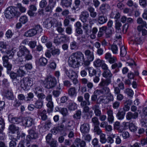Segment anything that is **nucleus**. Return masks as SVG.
I'll use <instances>...</instances> for the list:
<instances>
[{
    "mask_svg": "<svg viewBox=\"0 0 147 147\" xmlns=\"http://www.w3.org/2000/svg\"><path fill=\"white\" fill-rule=\"evenodd\" d=\"M90 62L87 59L85 60L84 54L80 51L72 53L68 60L69 66L74 68L78 67L80 63L83 66H88L90 64Z\"/></svg>",
    "mask_w": 147,
    "mask_h": 147,
    "instance_id": "obj_1",
    "label": "nucleus"
},
{
    "mask_svg": "<svg viewBox=\"0 0 147 147\" xmlns=\"http://www.w3.org/2000/svg\"><path fill=\"white\" fill-rule=\"evenodd\" d=\"M20 13L19 12L17 11V7L14 6L9 7L6 9L5 12L6 18L9 19L15 16H18Z\"/></svg>",
    "mask_w": 147,
    "mask_h": 147,
    "instance_id": "obj_2",
    "label": "nucleus"
},
{
    "mask_svg": "<svg viewBox=\"0 0 147 147\" xmlns=\"http://www.w3.org/2000/svg\"><path fill=\"white\" fill-rule=\"evenodd\" d=\"M20 13L19 12L17 11V7L14 6L9 7L6 9L5 12L6 18L9 19L15 16H18Z\"/></svg>",
    "mask_w": 147,
    "mask_h": 147,
    "instance_id": "obj_3",
    "label": "nucleus"
},
{
    "mask_svg": "<svg viewBox=\"0 0 147 147\" xmlns=\"http://www.w3.org/2000/svg\"><path fill=\"white\" fill-rule=\"evenodd\" d=\"M20 13L19 12L17 11V7L14 6L9 7L6 9L5 12L6 18L9 19L15 16H18Z\"/></svg>",
    "mask_w": 147,
    "mask_h": 147,
    "instance_id": "obj_4",
    "label": "nucleus"
},
{
    "mask_svg": "<svg viewBox=\"0 0 147 147\" xmlns=\"http://www.w3.org/2000/svg\"><path fill=\"white\" fill-rule=\"evenodd\" d=\"M65 73L67 76L71 80H72L73 83L76 84L78 82L77 78L78 75L72 69H68L67 67L63 68Z\"/></svg>",
    "mask_w": 147,
    "mask_h": 147,
    "instance_id": "obj_5",
    "label": "nucleus"
},
{
    "mask_svg": "<svg viewBox=\"0 0 147 147\" xmlns=\"http://www.w3.org/2000/svg\"><path fill=\"white\" fill-rule=\"evenodd\" d=\"M42 29L40 25L36 26L34 28L27 31L24 34L27 37H31L37 34L38 33H41Z\"/></svg>",
    "mask_w": 147,
    "mask_h": 147,
    "instance_id": "obj_6",
    "label": "nucleus"
},
{
    "mask_svg": "<svg viewBox=\"0 0 147 147\" xmlns=\"http://www.w3.org/2000/svg\"><path fill=\"white\" fill-rule=\"evenodd\" d=\"M56 84L57 81L55 78L51 76H48L45 80V87L48 89L53 88L55 86Z\"/></svg>",
    "mask_w": 147,
    "mask_h": 147,
    "instance_id": "obj_7",
    "label": "nucleus"
},
{
    "mask_svg": "<svg viewBox=\"0 0 147 147\" xmlns=\"http://www.w3.org/2000/svg\"><path fill=\"white\" fill-rule=\"evenodd\" d=\"M46 99L48 101L47 106L49 109L47 110L49 113L52 112L53 109V103L52 101V96L51 94L48 95L46 97Z\"/></svg>",
    "mask_w": 147,
    "mask_h": 147,
    "instance_id": "obj_8",
    "label": "nucleus"
},
{
    "mask_svg": "<svg viewBox=\"0 0 147 147\" xmlns=\"http://www.w3.org/2000/svg\"><path fill=\"white\" fill-rule=\"evenodd\" d=\"M20 82V86L24 89H26L27 87L31 86L32 85V81L28 77L24 78L23 80H21Z\"/></svg>",
    "mask_w": 147,
    "mask_h": 147,
    "instance_id": "obj_9",
    "label": "nucleus"
},
{
    "mask_svg": "<svg viewBox=\"0 0 147 147\" xmlns=\"http://www.w3.org/2000/svg\"><path fill=\"white\" fill-rule=\"evenodd\" d=\"M23 125L25 127H30L34 124V120L30 117H26L23 120Z\"/></svg>",
    "mask_w": 147,
    "mask_h": 147,
    "instance_id": "obj_10",
    "label": "nucleus"
},
{
    "mask_svg": "<svg viewBox=\"0 0 147 147\" xmlns=\"http://www.w3.org/2000/svg\"><path fill=\"white\" fill-rule=\"evenodd\" d=\"M19 49L17 54L20 58L23 57V56L30 51L25 46L23 45L19 47Z\"/></svg>",
    "mask_w": 147,
    "mask_h": 147,
    "instance_id": "obj_11",
    "label": "nucleus"
},
{
    "mask_svg": "<svg viewBox=\"0 0 147 147\" xmlns=\"http://www.w3.org/2000/svg\"><path fill=\"white\" fill-rule=\"evenodd\" d=\"M29 135L27 136L26 139L29 140V139H35L38 137V134L36 132L34 128L32 127L28 131Z\"/></svg>",
    "mask_w": 147,
    "mask_h": 147,
    "instance_id": "obj_12",
    "label": "nucleus"
},
{
    "mask_svg": "<svg viewBox=\"0 0 147 147\" xmlns=\"http://www.w3.org/2000/svg\"><path fill=\"white\" fill-rule=\"evenodd\" d=\"M7 74L9 75L10 78L12 79V81L13 83L16 84L19 82L20 81L19 77L17 73H14L13 71H11L8 72Z\"/></svg>",
    "mask_w": 147,
    "mask_h": 147,
    "instance_id": "obj_13",
    "label": "nucleus"
},
{
    "mask_svg": "<svg viewBox=\"0 0 147 147\" xmlns=\"http://www.w3.org/2000/svg\"><path fill=\"white\" fill-rule=\"evenodd\" d=\"M138 113L137 112L132 113L131 112H128L126 115L125 117L127 120H130L132 119H136L138 117Z\"/></svg>",
    "mask_w": 147,
    "mask_h": 147,
    "instance_id": "obj_14",
    "label": "nucleus"
},
{
    "mask_svg": "<svg viewBox=\"0 0 147 147\" xmlns=\"http://www.w3.org/2000/svg\"><path fill=\"white\" fill-rule=\"evenodd\" d=\"M46 111L45 109L38 110L37 113V115L40 116L41 119L43 121H45L47 119V116L46 114Z\"/></svg>",
    "mask_w": 147,
    "mask_h": 147,
    "instance_id": "obj_15",
    "label": "nucleus"
},
{
    "mask_svg": "<svg viewBox=\"0 0 147 147\" xmlns=\"http://www.w3.org/2000/svg\"><path fill=\"white\" fill-rule=\"evenodd\" d=\"M90 129L89 125L87 123H84L81 125L80 130L81 132L84 134H86L89 132Z\"/></svg>",
    "mask_w": 147,
    "mask_h": 147,
    "instance_id": "obj_16",
    "label": "nucleus"
},
{
    "mask_svg": "<svg viewBox=\"0 0 147 147\" xmlns=\"http://www.w3.org/2000/svg\"><path fill=\"white\" fill-rule=\"evenodd\" d=\"M89 14L87 11H82L80 16V18L83 23H85L87 21V19L89 17Z\"/></svg>",
    "mask_w": 147,
    "mask_h": 147,
    "instance_id": "obj_17",
    "label": "nucleus"
},
{
    "mask_svg": "<svg viewBox=\"0 0 147 147\" xmlns=\"http://www.w3.org/2000/svg\"><path fill=\"white\" fill-rule=\"evenodd\" d=\"M97 103L98 104H106L108 103V100L107 98V96H101L97 99Z\"/></svg>",
    "mask_w": 147,
    "mask_h": 147,
    "instance_id": "obj_18",
    "label": "nucleus"
},
{
    "mask_svg": "<svg viewBox=\"0 0 147 147\" xmlns=\"http://www.w3.org/2000/svg\"><path fill=\"white\" fill-rule=\"evenodd\" d=\"M92 109L94 111V114L96 116L98 117L100 116L101 114V112L99 105L96 104L92 107Z\"/></svg>",
    "mask_w": 147,
    "mask_h": 147,
    "instance_id": "obj_19",
    "label": "nucleus"
},
{
    "mask_svg": "<svg viewBox=\"0 0 147 147\" xmlns=\"http://www.w3.org/2000/svg\"><path fill=\"white\" fill-rule=\"evenodd\" d=\"M58 24L59 23H58L56 19L52 18L50 21L49 24H47L45 26V27L47 28H49L50 27H51L52 26L56 27L57 26Z\"/></svg>",
    "mask_w": 147,
    "mask_h": 147,
    "instance_id": "obj_20",
    "label": "nucleus"
},
{
    "mask_svg": "<svg viewBox=\"0 0 147 147\" xmlns=\"http://www.w3.org/2000/svg\"><path fill=\"white\" fill-rule=\"evenodd\" d=\"M37 62L39 66L44 67L47 64L48 60L45 57H41L38 59Z\"/></svg>",
    "mask_w": 147,
    "mask_h": 147,
    "instance_id": "obj_21",
    "label": "nucleus"
},
{
    "mask_svg": "<svg viewBox=\"0 0 147 147\" xmlns=\"http://www.w3.org/2000/svg\"><path fill=\"white\" fill-rule=\"evenodd\" d=\"M74 143L76 147H85L86 146V142L79 138H76L75 141Z\"/></svg>",
    "mask_w": 147,
    "mask_h": 147,
    "instance_id": "obj_22",
    "label": "nucleus"
},
{
    "mask_svg": "<svg viewBox=\"0 0 147 147\" xmlns=\"http://www.w3.org/2000/svg\"><path fill=\"white\" fill-rule=\"evenodd\" d=\"M32 58V55L30 53V51H29L23 56V57L22 58H20L19 59L20 61L22 62V61H26L31 60Z\"/></svg>",
    "mask_w": 147,
    "mask_h": 147,
    "instance_id": "obj_23",
    "label": "nucleus"
},
{
    "mask_svg": "<svg viewBox=\"0 0 147 147\" xmlns=\"http://www.w3.org/2000/svg\"><path fill=\"white\" fill-rule=\"evenodd\" d=\"M96 92L98 93H100L103 94L105 95L109 93L110 89L108 87L105 86L102 88L100 90H96Z\"/></svg>",
    "mask_w": 147,
    "mask_h": 147,
    "instance_id": "obj_24",
    "label": "nucleus"
},
{
    "mask_svg": "<svg viewBox=\"0 0 147 147\" xmlns=\"http://www.w3.org/2000/svg\"><path fill=\"white\" fill-rule=\"evenodd\" d=\"M8 129L9 130V132H11L13 134L16 132L18 134L19 128L18 127L16 126L15 125L11 124L9 125Z\"/></svg>",
    "mask_w": 147,
    "mask_h": 147,
    "instance_id": "obj_25",
    "label": "nucleus"
},
{
    "mask_svg": "<svg viewBox=\"0 0 147 147\" xmlns=\"http://www.w3.org/2000/svg\"><path fill=\"white\" fill-rule=\"evenodd\" d=\"M107 20V17L104 15L99 16L97 19L98 24H102L106 23Z\"/></svg>",
    "mask_w": 147,
    "mask_h": 147,
    "instance_id": "obj_26",
    "label": "nucleus"
},
{
    "mask_svg": "<svg viewBox=\"0 0 147 147\" xmlns=\"http://www.w3.org/2000/svg\"><path fill=\"white\" fill-rule=\"evenodd\" d=\"M24 69V66H22L20 67L19 69L18 70L17 73L19 77H23L26 74V72Z\"/></svg>",
    "mask_w": 147,
    "mask_h": 147,
    "instance_id": "obj_27",
    "label": "nucleus"
},
{
    "mask_svg": "<svg viewBox=\"0 0 147 147\" xmlns=\"http://www.w3.org/2000/svg\"><path fill=\"white\" fill-rule=\"evenodd\" d=\"M56 4V2L54 1L53 3H49V5L46 7L45 9V11L47 12L51 13L52 12V10L53 8L55 6Z\"/></svg>",
    "mask_w": 147,
    "mask_h": 147,
    "instance_id": "obj_28",
    "label": "nucleus"
},
{
    "mask_svg": "<svg viewBox=\"0 0 147 147\" xmlns=\"http://www.w3.org/2000/svg\"><path fill=\"white\" fill-rule=\"evenodd\" d=\"M103 77L106 78V79H110L111 80V78L113 75L110 71L109 70L104 71L102 74Z\"/></svg>",
    "mask_w": 147,
    "mask_h": 147,
    "instance_id": "obj_29",
    "label": "nucleus"
},
{
    "mask_svg": "<svg viewBox=\"0 0 147 147\" xmlns=\"http://www.w3.org/2000/svg\"><path fill=\"white\" fill-rule=\"evenodd\" d=\"M122 65L121 62L115 63L112 65L111 68L112 69H115V72H117L119 71V68L121 67Z\"/></svg>",
    "mask_w": 147,
    "mask_h": 147,
    "instance_id": "obj_30",
    "label": "nucleus"
},
{
    "mask_svg": "<svg viewBox=\"0 0 147 147\" xmlns=\"http://www.w3.org/2000/svg\"><path fill=\"white\" fill-rule=\"evenodd\" d=\"M111 82V80L110 79H106L102 80L99 83V85L100 86L105 87L108 86Z\"/></svg>",
    "mask_w": 147,
    "mask_h": 147,
    "instance_id": "obj_31",
    "label": "nucleus"
},
{
    "mask_svg": "<svg viewBox=\"0 0 147 147\" xmlns=\"http://www.w3.org/2000/svg\"><path fill=\"white\" fill-rule=\"evenodd\" d=\"M125 114V112L123 111H119L116 114V117L119 120H121L123 119Z\"/></svg>",
    "mask_w": 147,
    "mask_h": 147,
    "instance_id": "obj_32",
    "label": "nucleus"
},
{
    "mask_svg": "<svg viewBox=\"0 0 147 147\" xmlns=\"http://www.w3.org/2000/svg\"><path fill=\"white\" fill-rule=\"evenodd\" d=\"M113 31V28H107L105 31L106 37V38L111 37Z\"/></svg>",
    "mask_w": 147,
    "mask_h": 147,
    "instance_id": "obj_33",
    "label": "nucleus"
},
{
    "mask_svg": "<svg viewBox=\"0 0 147 147\" xmlns=\"http://www.w3.org/2000/svg\"><path fill=\"white\" fill-rule=\"evenodd\" d=\"M71 1L72 0H62L61 4L63 6L68 7L71 6Z\"/></svg>",
    "mask_w": 147,
    "mask_h": 147,
    "instance_id": "obj_34",
    "label": "nucleus"
},
{
    "mask_svg": "<svg viewBox=\"0 0 147 147\" xmlns=\"http://www.w3.org/2000/svg\"><path fill=\"white\" fill-rule=\"evenodd\" d=\"M66 125L65 127V128L66 130L69 131H71L73 130L74 128V126L72 124H70V121H67L66 122Z\"/></svg>",
    "mask_w": 147,
    "mask_h": 147,
    "instance_id": "obj_35",
    "label": "nucleus"
},
{
    "mask_svg": "<svg viewBox=\"0 0 147 147\" xmlns=\"http://www.w3.org/2000/svg\"><path fill=\"white\" fill-rule=\"evenodd\" d=\"M6 97L9 100H13L14 98L13 92L11 91L7 90L5 94Z\"/></svg>",
    "mask_w": 147,
    "mask_h": 147,
    "instance_id": "obj_36",
    "label": "nucleus"
},
{
    "mask_svg": "<svg viewBox=\"0 0 147 147\" xmlns=\"http://www.w3.org/2000/svg\"><path fill=\"white\" fill-rule=\"evenodd\" d=\"M43 106L42 102L40 100H38L35 102L34 105L35 107L38 109H40Z\"/></svg>",
    "mask_w": 147,
    "mask_h": 147,
    "instance_id": "obj_37",
    "label": "nucleus"
},
{
    "mask_svg": "<svg viewBox=\"0 0 147 147\" xmlns=\"http://www.w3.org/2000/svg\"><path fill=\"white\" fill-rule=\"evenodd\" d=\"M9 139L11 140L10 141L9 145L10 147H15L16 146V139L12 136H11L9 137Z\"/></svg>",
    "mask_w": 147,
    "mask_h": 147,
    "instance_id": "obj_38",
    "label": "nucleus"
},
{
    "mask_svg": "<svg viewBox=\"0 0 147 147\" xmlns=\"http://www.w3.org/2000/svg\"><path fill=\"white\" fill-rule=\"evenodd\" d=\"M70 47L71 50H77L78 48V44L76 42L74 41L70 43Z\"/></svg>",
    "mask_w": 147,
    "mask_h": 147,
    "instance_id": "obj_39",
    "label": "nucleus"
},
{
    "mask_svg": "<svg viewBox=\"0 0 147 147\" xmlns=\"http://www.w3.org/2000/svg\"><path fill=\"white\" fill-rule=\"evenodd\" d=\"M104 61L100 59H98L94 62V65L96 67H100Z\"/></svg>",
    "mask_w": 147,
    "mask_h": 147,
    "instance_id": "obj_40",
    "label": "nucleus"
},
{
    "mask_svg": "<svg viewBox=\"0 0 147 147\" xmlns=\"http://www.w3.org/2000/svg\"><path fill=\"white\" fill-rule=\"evenodd\" d=\"M9 121L11 123L16 124H19L20 122V119L17 117H13L9 119Z\"/></svg>",
    "mask_w": 147,
    "mask_h": 147,
    "instance_id": "obj_41",
    "label": "nucleus"
},
{
    "mask_svg": "<svg viewBox=\"0 0 147 147\" xmlns=\"http://www.w3.org/2000/svg\"><path fill=\"white\" fill-rule=\"evenodd\" d=\"M77 106L75 103L71 102L69 103L68 108L69 110H74L77 108Z\"/></svg>",
    "mask_w": 147,
    "mask_h": 147,
    "instance_id": "obj_42",
    "label": "nucleus"
},
{
    "mask_svg": "<svg viewBox=\"0 0 147 147\" xmlns=\"http://www.w3.org/2000/svg\"><path fill=\"white\" fill-rule=\"evenodd\" d=\"M111 49L114 54H117L118 51V47L116 45L113 44L111 46Z\"/></svg>",
    "mask_w": 147,
    "mask_h": 147,
    "instance_id": "obj_43",
    "label": "nucleus"
},
{
    "mask_svg": "<svg viewBox=\"0 0 147 147\" xmlns=\"http://www.w3.org/2000/svg\"><path fill=\"white\" fill-rule=\"evenodd\" d=\"M127 54V51L125 47L122 46L120 48V55L121 57H123Z\"/></svg>",
    "mask_w": 147,
    "mask_h": 147,
    "instance_id": "obj_44",
    "label": "nucleus"
},
{
    "mask_svg": "<svg viewBox=\"0 0 147 147\" xmlns=\"http://www.w3.org/2000/svg\"><path fill=\"white\" fill-rule=\"evenodd\" d=\"M68 93L70 96L76 95V89L74 87H71L68 90Z\"/></svg>",
    "mask_w": 147,
    "mask_h": 147,
    "instance_id": "obj_45",
    "label": "nucleus"
},
{
    "mask_svg": "<svg viewBox=\"0 0 147 147\" xmlns=\"http://www.w3.org/2000/svg\"><path fill=\"white\" fill-rule=\"evenodd\" d=\"M89 75L90 76L92 77L95 75L96 74V71L92 67L88 68Z\"/></svg>",
    "mask_w": 147,
    "mask_h": 147,
    "instance_id": "obj_46",
    "label": "nucleus"
},
{
    "mask_svg": "<svg viewBox=\"0 0 147 147\" xmlns=\"http://www.w3.org/2000/svg\"><path fill=\"white\" fill-rule=\"evenodd\" d=\"M98 143V141L97 139L95 138L92 140V144L93 146V147H100Z\"/></svg>",
    "mask_w": 147,
    "mask_h": 147,
    "instance_id": "obj_47",
    "label": "nucleus"
},
{
    "mask_svg": "<svg viewBox=\"0 0 147 147\" xmlns=\"http://www.w3.org/2000/svg\"><path fill=\"white\" fill-rule=\"evenodd\" d=\"M5 123L3 120L0 117V134L3 132V130L4 128Z\"/></svg>",
    "mask_w": 147,
    "mask_h": 147,
    "instance_id": "obj_48",
    "label": "nucleus"
},
{
    "mask_svg": "<svg viewBox=\"0 0 147 147\" xmlns=\"http://www.w3.org/2000/svg\"><path fill=\"white\" fill-rule=\"evenodd\" d=\"M9 57L7 55H4L2 58L3 61V65H5L7 63H9Z\"/></svg>",
    "mask_w": 147,
    "mask_h": 147,
    "instance_id": "obj_49",
    "label": "nucleus"
},
{
    "mask_svg": "<svg viewBox=\"0 0 147 147\" xmlns=\"http://www.w3.org/2000/svg\"><path fill=\"white\" fill-rule=\"evenodd\" d=\"M21 104V103L19 100L16 99L14 100L12 103L13 106L15 108H16L20 106Z\"/></svg>",
    "mask_w": 147,
    "mask_h": 147,
    "instance_id": "obj_50",
    "label": "nucleus"
},
{
    "mask_svg": "<svg viewBox=\"0 0 147 147\" xmlns=\"http://www.w3.org/2000/svg\"><path fill=\"white\" fill-rule=\"evenodd\" d=\"M62 26V24L61 23H59V24L56 27V30L58 31V32L59 33H61L63 32H64V28H63L61 26Z\"/></svg>",
    "mask_w": 147,
    "mask_h": 147,
    "instance_id": "obj_51",
    "label": "nucleus"
},
{
    "mask_svg": "<svg viewBox=\"0 0 147 147\" xmlns=\"http://www.w3.org/2000/svg\"><path fill=\"white\" fill-rule=\"evenodd\" d=\"M92 121L94 126L99 125V122L98 118L96 117H94L92 119Z\"/></svg>",
    "mask_w": 147,
    "mask_h": 147,
    "instance_id": "obj_52",
    "label": "nucleus"
},
{
    "mask_svg": "<svg viewBox=\"0 0 147 147\" xmlns=\"http://www.w3.org/2000/svg\"><path fill=\"white\" fill-rule=\"evenodd\" d=\"M129 125V129L131 131L134 132L137 130V127L134 123H131Z\"/></svg>",
    "mask_w": 147,
    "mask_h": 147,
    "instance_id": "obj_53",
    "label": "nucleus"
},
{
    "mask_svg": "<svg viewBox=\"0 0 147 147\" xmlns=\"http://www.w3.org/2000/svg\"><path fill=\"white\" fill-rule=\"evenodd\" d=\"M107 139L105 138V135L103 134H101L100 136V141L102 144H104L107 142Z\"/></svg>",
    "mask_w": 147,
    "mask_h": 147,
    "instance_id": "obj_54",
    "label": "nucleus"
},
{
    "mask_svg": "<svg viewBox=\"0 0 147 147\" xmlns=\"http://www.w3.org/2000/svg\"><path fill=\"white\" fill-rule=\"evenodd\" d=\"M94 131L96 134L98 135H100L101 134L102 131L100 129L98 125H97L94 127Z\"/></svg>",
    "mask_w": 147,
    "mask_h": 147,
    "instance_id": "obj_55",
    "label": "nucleus"
},
{
    "mask_svg": "<svg viewBox=\"0 0 147 147\" xmlns=\"http://www.w3.org/2000/svg\"><path fill=\"white\" fill-rule=\"evenodd\" d=\"M109 8V5L107 4H103L101 5L100 7L101 11L105 10Z\"/></svg>",
    "mask_w": 147,
    "mask_h": 147,
    "instance_id": "obj_56",
    "label": "nucleus"
},
{
    "mask_svg": "<svg viewBox=\"0 0 147 147\" xmlns=\"http://www.w3.org/2000/svg\"><path fill=\"white\" fill-rule=\"evenodd\" d=\"M81 112L80 110H78L76 111V113L73 115L74 118L76 119H80L81 118Z\"/></svg>",
    "mask_w": 147,
    "mask_h": 147,
    "instance_id": "obj_57",
    "label": "nucleus"
},
{
    "mask_svg": "<svg viewBox=\"0 0 147 147\" xmlns=\"http://www.w3.org/2000/svg\"><path fill=\"white\" fill-rule=\"evenodd\" d=\"M141 42L142 41L140 38L138 37L135 38L134 40L132 41L131 43L132 44L137 45L140 44Z\"/></svg>",
    "mask_w": 147,
    "mask_h": 147,
    "instance_id": "obj_58",
    "label": "nucleus"
},
{
    "mask_svg": "<svg viewBox=\"0 0 147 147\" xmlns=\"http://www.w3.org/2000/svg\"><path fill=\"white\" fill-rule=\"evenodd\" d=\"M24 69L27 71L31 70L32 68V65L31 63H28L26 64L24 66Z\"/></svg>",
    "mask_w": 147,
    "mask_h": 147,
    "instance_id": "obj_59",
    "label": "nucleus"
},
{
    "mask_svg": "<svg viewBox=\"0 0 147 147\" xmlns=\"http://www.w3.org/2000/svg\"><path fill=\"white\" fill-rule=\"evenodd\" d=\"M20 21L22 24H25L28 21L27 17L26 16H23L20 18Z\"/></svg>",
    "mask_w": 147,
    "mask_h": 147,
    "instance_id": "obj_60",
    "label": "nucleus"
},
{
    "mask_svg": "<svg viewBox=\"0 0 147 147\" xmlns=\"http://www.w3.org/2000/svg\"><path fill=\"white\" fill-rule=\"evenodd\" d=\"M125 92L129 96L131 97L133 96L134 94V92L132 90L129 88H127L126 89Z\"/></svg>",
    "mask_w": 147,
    "mask_h": 147,
    "instance_id": "obj_61",
    "label": "nucleus"
},
{
    "mask_svg": "<svg viewBox=\"0 0 147 147\" xmlns=\"http://www.w3.org/2000/svg\"><path fill=\"white\" fill-rule=\"evenodd\" d=\"M47 4L46 0H42L39 3V6L41 8H44L46 6Z\"/></svg>",
    "mask_w": 147,
    "mask_h": 147,
    "instance_id": "obj_62",
    "label": "nucleus"
},
{
    "mask_svg": "<svg viewBox=\"0 0 147 147\" xmlns=\"http://www.w3.org/2000/svg\"><path fill=\"white\" fill-rule=\"evenodd\" d=\"M146 138H144L141 140V144L142 146L147 144V128L146 130Z\"/></svg>",
    "mask_w": 147,
    "mask_h": 147,
    "instance_id": "obj_63",
    "label": "nucleus"
},
{
    "mask_svg": "<svg viewBox=\"0 0 147 147\" xmlns=\"http://www.w3.org/2000/svg\"><path fill=\"white\" fill-rule=\"evenodd\" d=\"M139 3L140 5L145 7L147 5V0H139Z\"/></svg>",
    "mask_w": 147,
    "mask_h": 147,
    "instance_id": "obj_64",
    "label": "nucleus"
}]
</instances>
